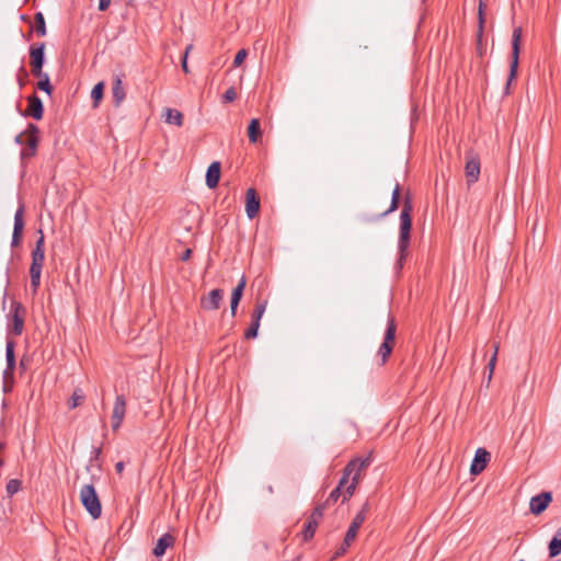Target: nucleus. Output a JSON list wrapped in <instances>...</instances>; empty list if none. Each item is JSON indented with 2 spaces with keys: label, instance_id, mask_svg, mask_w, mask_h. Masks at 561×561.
I'll use <instances>...</instances> for the list:
<instances>
[{
  "label": "nucleus",
  "instance_id": "obj_23",
  "mask_svg": "<svg viewBox=\"0 0 561 561\" xmlns=\"http://www.w3.org/2000/svg\"><path fill=\"white\" fill-rule=\"evenodd\" d=\"M174 542L175 538L173 535L169 533L164 534L158 539L157 545L153 548V554L156 557H162L165 553L167 549L172 547Z\"/></svg>",
  "mask_w": 561,
  "mask_h": 561
},
{
  "label": "nucleus",
  "instance_id": "obj_1",
  "mask_svg": "<svg viewBox=\"0 0 561 561\" xmlns=\"http://www.w3.org/2000/svg\"><path fill=\"white\" fill-rule=\"evenodd\" d=\"M412 213H413V203L412 197L408 193L404 196L402 210L400 214V231H399V260L397 264L399 267H402L403 262L407 257L408 249L411 240V229H412Z\"/></svg>",
  "mask_w": 561,
  "mask_h": 561
},
{
  "label": "nucleus",
  "instance_id": "obj_6",
  "mask_svg": "<svg viewBox=\"0 0 561 561\" xmlns=\"http://www.w3.org/2000/svg\"><path fill=\"white\" fill-rule=\"evenodd\" d=\"M26 316L25 307L16 300L11 304V323L8 324V335L20 336L24 330V321Z\"/></svg>",
  "mask_w": 561,
  "mask_h": 561
},
{
  "label": "nucleus",
  "instance_id": "obj_30",
  "mask_svg": "<svg viewBox=\"0 0 561 561\" xmlns=\"http://www.w3.org/2000/svg\"><path fill=\"white\" fill-rule=\"evenodd\" d=\"M104 89H105V84L103 81L101 82H98L92 91H91V99L93 101V107H98L100 105V102L102 101L103 96H104Z\"/></svg>",
  "mask_w": 561,
  "mask_h": 561
},
{
  "label": "nucleus",
  "instance_id": "obj_47",
  "mask_svg": "<svg viewBox=\"0 0 561 561\" xmlns=\"http://www.w3.org/2000/svg\"><path fill=\"white\" fill-rule=\"evenodd\" d=\"M191 48H192V45H188L183 54V57H182V69L185 73L190 72V69L187 66V55H188V51Z\"/></svg>",
  "mask_w": 561,
  "mask_h": 561
},
{
  "label": "nucleus",
  "instance_id": "obj_53",
  "mask_svg": "<svg viewBox=\"0 0 561 561\" xmlns=\"http://www.w3.org/2000/svg\"><path fill=\"white\" fill-rule=\"evenodd\" d=\"M101 453H102L101 447L93 448V450H92V459H94V460L99 459Z\"/></svg>",
  "mask_w": 561,
  "mask_h": 561
},
{
  "label": "nucleus",
  "instance_id": "obj_34",
  "mask_svg": "<svg viewBox=\"0 0 561 561\" xmlns=\"http://www.w3.org/2000/svg\"><path fill=\"white\" fill-rule=\"evenodd\" d=\"M267 301L266 300H259L255 304L254 310L251 314V319H256V321L261 322V319L266 310Z\"/></svg>",
  "mask_w": 561,
  "mask_h": 561
},
{
  "label": "nucleus",
  "instance_id": "obj_52",
  "mask_svg": "<svg viewBox=\"0 0 561 561\" xmlns=\"http://www.w3.org/2000/svg\"><path fill=\"white\" fill-rule=\"evenodd\" d=\"M25 135L26 133L23 131L21 134H19L16 137H15V142L19 144V145H24V141H25Z\"/></svg>",
  "mask_w": 561,
  "mask_h": 561
},
{
  "label": "nucleus",
  "instance_id": "obj_55",
  "mask_svg": "<svg viewBox=\"0 0 561 561\" xmlns=\"http://www.w3.org/2000/svg\"><path fill=\"white\" fill-rule=\"evenodd\" d=\"M20 367H21L23 370L26 368V366H25V363H24V359H23V358L20 360Z\"/></svg>",
  "mask_w": 561,
  "mask_h": 561
},
{
  "label": "nucleus",
  "instance_id": "obj_51",
  "mask_svg": "<svg viewBox=\"0 0 561 561\" xmlns=\"http://www.w3.org/2000/svg\"><path fill=\"white\" fill-rule=\"evenodd\" d=\"M191 255H192V250L191 249H186L182 254H181V260L183 262H186L191 259Z\"/></svg>",
  "mask_w": 561,
  "mask_h": 561
},
{
  "label": "nucleus",
  "instance_id": "obj_18",
  "mask_svg": "<svg viewBox=\"0 0 561 561\" xmlns=\"http://www.w3.org/2000/svg\"><path fill=\"white\" fill-rule=\"evenodd\" d=\"M247 286V278L242 276L238 283V285L232 289L231 299H230V311L231 316L236 317L238 306L242 299L244 288Z\"/></svg>",
  "mask_w": 561,
  "mask_h": 561
},
{
  "label": "nucleus",
  "instance_id": "obj_8",
  "mask_svg": "<svg viewBox=\"0 0 561 561\" xmlns=\"http://www.w3.org/2000/svg\"><path fill=\"white\" fill-rule=\"evenodd\" d=\"M369 510H370V505L366 501L364 503V505L362 506V510L353 518V520L345 534L346 546H351L352 542L355 540L357 533H358L359 528L362 527L363 523L365 522L366 514L369 512Z\"/></svg>",
  "mask_w": 561,
  "mask_h": 561
},
{
  "label": "nucleus",
  "instance_id": "obj_44",
  "mask_svg": "<svg viewBox=\"0 0 561 561\" xmlns=\"http://www.w3.org/2000/svg\"><path fill=\"white\" fill-rule=\"evenodd\" d=\"M350 547L351 546H346V537H344L342 545L334 552L332 560H335V559L344 556Z\"/></svg>",
  "mask_w": 561,
  "mask_h": 561
},
{
  "label": "nucleus",
  "instance_id": "obj_49",
  "mask_svg": "<svg viewBox=\"0 0 561 561\" xmlns=\"http://www.w3.org/2000/svg\"><path fill=\"white\" fill-rule=\"evenodd\" d=\"M36 151L37 150H32L31 148L28 147H25L24 149H22L21 151V159L24 160V159H30L32 157H34L36 154Z\"/></svg>",
  "mask_w": 561,
  "mask_h": 561
},
{
  "label": "nucleus",
  "instance_id": "obj_14",
  "mask_svg": "<svg viewBox=\"0 0 561 561\" xmlns=\"http://www.w3.org/2000/svg\"><path fill=\"white\" fill-rule=\"evenodd\" d=\"M491 459L490 453L484 448H478L470 466V473L480 474Z\"/></svg>",
  "mask_w": 561,
  "mask_h": 561
},
{
  "label": "nucleus",
  "instance_id": "obj_31",
  "mask_svg": "<svg viewBox=\"0 0 561 561\" xmlns=\"http://www.w3.org/2000/svg\"><path fill=\"white\" fill-rule=\"evenodd\" d=\"M33 28L38 36L46 35V23H45V18L42 12H37L35 14Z\"/></svg>",
  "mask_w": 561,
  "mask_h": 561
},
{
  "label": "nucleus",
  "instance_id": "obj_2",
  "mask_svg": "<svg viewBox=\"0 0 561 561\" xmlns=\"http://www.w3.org/2000/svg\"><path fill=\"white\" fill-rule=\"evenodd\" d=\"M371 462H373V457H371V454H369L365 458L351 459L347 462V465L344 467L342 474L347 480H350L352 478V481L345 488L343 502L348 501L351 499V496L354 494V492L357 488V484L359 483V481L362 479V474L371 465Z\"/></svg>",
  "mask_w": 561,
  "mask_h": 561
},
{
  "label": "nucleus",
  "instance_id": "obj_7",
  "mask_svg": "<svg viewBox=\"0 0 561 561\" xmlns=\"http://www.w3.org/2000/svg\"><path fill=\"white\" fill-rule=\"evenodd\" d=\"M466 165H465V174L467 184L470 186L479 180L480 176V159L477 153L472 150L466 152L465 154Z\"/></svg>",
  "mask_w": 561,
  "mask_h": 561
},
{
  "label": "nucleus",
  "instance_id": "obj_45",
  "mask_svg": "<svg viewBox=\"0 0 561 561\" xmlns=\"http://www.w3.org/2000/svg\"><path fill=\"white\" fill-rule=\"evenodd\" d=\"M13 377H14V370H8V367H5L4 371H3V381H4V391L7 392L9 389H8V382L9 381H13Z\"/></svg>",
  "mask_w": 561,
  "mask_h": 561
},
{
  "label": "nucleus",
  "instance_id": "obj_24",
  "mask_svg": "<svg viewBox=\"0 0 561 561\" xmlns=\"http://www.w3.org/2000/svg\"><path fill=\"white\" fill-rule=\"evenodd\" d=\"M400 198H401V186L399 183H396L394 188L392 191L391 203H390L389 208L387 210H385L383 213L377 215L376 219L383 218L387 215L396 211L399 208Z\"/></svg>",
  "mask_w": 561,
  "mask_h": 561
},
{
  "label": "nucleus",
  "instance_id": "obj_25",
  "mask_svg": "<svg viewBox=\"0 0 561 561\" xmlns=\"http://www.w3.org/2000/svg\"><path fill=\"white\" fill-rule=\"evenodd\" d=\"M247 134L251 144H256L259 141L262 137L261 122L259 118H252L250 121Z\"/></svg>",
  "mask_w": 561,
  "mask_h": 561
},
{
  "label": "nucleus",
  "instance_id": "obj_13",
  "mask_svg": "<svg viewBox=\"0 0 561 561\" xmlns=\"http://www.w3.org/2000/svg\"><path fill=\"white\" fill-rule=\"evenodd\" d=\"M24 205L21 204L14 215V226L12 233V242L11 245L13 248L19 247L22 240L23 229H24Z\"/></svg>",
  "mask_w": 561,
  "mask_h": 561
},
{
  "label": "nucleus",
  "instance_id": "obj_27",
  "mask_svg": "<svg viewBox=\"0 0 561 561\" xmlns=\"http://www.w3.org/2000/svg\"><path fill=\"white\" fill-rule=\"evenodd\" d=\"M165 123L181 127L183 125V114L174 108H165Z\"/></svg>",
  "mask_w": 561,
  "mask_h": 561
},
{
  "label": "nucleus",
  "instance_id": "obj_10",
  "mask_svg": "<svg viewBox=\"0 0 561 561\" xmlns=\"http://www.w3.org/2000/svg\"><path fill=\"white\" fill-rule=\"evenodd\" d=\"M126 414V399L123 394H119L115 399L113 412H112V428L117 431Z\"/></svg>",
  "mask_w": 561,
  "mask_h": 561
},
{
  "label": "nucleus",
  "instance_id": "obj_32",
  "mask_svg": "<svg viewBox=\"0 0 561 561\" xmlns=\"http://www.w3.org/2000/svg\"><path fill=\"white\" fill-rule=\"evenodd\" d=\"M317 528H318V525L316 523H313L312 520H310L309 518H307V520L304 525V529L301 531L304 541H309L310 539H312L316 534Z\"/></svg>",
  "mask_w": 561,
  "mask_h": 561
},
{
  "label": "nucleus",
  "instance_id": "obj_57",
  "mask_svg": "<svg viewBox=\"0 0 561 561\" xmlns=\"http://www.w3.org/2000/svg\"><path fill=\"white\" fill-rule=\"evenodd\" d=\"M519 561H525V560H519Z\"/></svg>",
  "mask_w": 561,
  "mask_h": 561
},
{
  "label": "nucleus",
  "instance_id": "obj_12",
  "mask_svg": "<svg viewBox=\"0 0 561 561\" xmlns=\"http://www.w3.org/2000/svg\"><path fill=\"white\" fill-rule=\"evenodd\" d=\"M260 207H261L260 197H259L255 188H253V187L248 188L247 194H245L247 216L250 219L255 218L260 213Z\"/></svg>",
  "mask_w": 561,
  "mask_h": 561
},
{
  "label": "nucleus",
  "instance_id": "obj_33",
  "mask_svg": "<svg viewBox=\"0 0 561 561\" xmlns=\"http://www.w3.org/2000/svg\"><path fill=\"white\" fill-rule=\"evenodd\" d=\"M327 504L325 503H320L318 504L314 510L312 511V513L310 514V516L308 517L310 520H312L313 523H316L317 525H319L320 520L322 519L323 517V514H324V511L327 510Z\"/></svg>",
  "mask_w": 561,
  "mask_h": 561
},
{
  "label": "nucleus",
  "instance_id": "obj_17",
  "mask_svg": "<svg viewBox=\"0 0 561 561\" xmlns=\"http://www.w3.org/2000/svg\"><path fill=\"white\" fill-rule=\"evenodd\" d=\"M123 78H124L123 73L113 76L112 96H113L114 105L116 107H118L126 98V93H125V89H124V84H123Z\"/></svg>",
  "mask_w": 561,
  "mask_h": 561
},
{
  "label": "nucleus",
  "instance_id": "obj_38",
  "mask_svg": "<svg viewBox=\"0 0 561 561\" xmlns=\"http://www.w3.org/2000/svg\"><path fill=\"white\" fill-rule=\"evenodd\" d=\"M44 262H45V250L33 249L31 265L43 266Z\"/></svg>",
  "mask_w": 561,
  "mask_h": 561
},
{
  "label": "nucleus",
  "instance_id": "obj_11",
  "mask_svg": "<svg viewBox=\"0 0 561 561\" xmlns=\"http://www.w3.org/2000/svg\"><path fill=\"white\" fill-rule=\"evenodd\" d=\"M484 2L483 0H480L479 1V8H478V22H479V27H478V32H477V54L479 57H482L485 51H486V47H485V44L483 43V27H484Z\"/></svg>",
  "mask_w": 561,
  "mask_h": 561
},
{
  "label": "nucleus",
  "instance_id": "obj_3",
  "mask_svg": "<svg viewBox=\"0 0 561 561\" xmlns=\"http://www.w3.org/2000/svg\"><path fill=\"white\" fill-rule=\"evenodd\" d=\"M397 323L393 317L389 316L383 341L377 351V357L380 359L379 365L383 366L392 354L396 345Z\"/></svg>",
  "mask_w": 561,
  "mask_h": 561
},
{
  "label": "nucleus",
  "instance_id": "obj_26",
  "mask_svg": "<svg viewBox=\"0 0 561 561\" xmlns=\"http://www.w3.org/2000/svg\"><path fill=\"white\" fill-rule=\"evenodd\" d=\"M14 348H15V342L8 337L7 345H5V359H7L8 370H15V367H16Z\"/></svg>",
  "mask_w": 561,
  "mask_h": 561
},
{
  "label": "nucleus",
  "instance_id": "obj_4",
  "mask_svg": "<svg viewBox=\"0 0 561 561\" xmlns=\"http://www.w3.org/2000/svg\"><path fill=\"white\" fill-rule=\"evenodd\" d=\"M80 501L93 519L102 514V505L95 488L92 484H84L80 490Z\"/></svg>",
  "mask_w": 561,
  "mask_h": 561
},
{
  "label": "nucleus",
  "instance_id": "obj_43",
  "mask_svg": "<svg viewBox=\"0 0 561 561\" xmlns=\"http://www.w3.org/2000/svg\"><path fill=\"white\" fill-rule=\"evenodd\" d=\"M237 99V92L233 87L229 88L222 95L224 103L233 102Z\"/></svg>",
  "mask_w": 561,
  "mask_h": 561
},
{
  "label": "nucleus",
  "instance_id": "obj_16",
  "mask_svg": "<svg viewBox=\"0 0 561 561\" xmlns=\"http://www.w3.org/2000/svg\"><path fill=\"white\" fill-rule=\"evenodd\" d=\"M552 501L551 492H541L531 497L529 503L530 512L535 515H539L546 511L548 505Z\"/></svg>",
  "mask_w": 561,
  "mask_h": 561
},
{
  "label": "nucleus",
  "instance_id": "obj_29",
  "mask_svg": "<svg viewBox=\"0 0 561 561\" xmlns=\"http://www.w3.org/2000/svg\"><path fill=\"white\" fill-rule=\"evenodd\" d=\"M42 268H43V266H36V265L30 266L31 287L33 289V293H36L39 287Z\"/></svg>",
  "mask_w": 561,
  "mask_h": 561
},
{
  "label": "nucleus",
  "instance_id": "obj_21",
  "mask_svg": "<svg viewBox=\"0 0 561 561\" xmlns=\"http://www.w3.org/2000/svg\"><path fill=\"white\" fill-rule=\"evenodd\" d=\"M45 43H35L30 46V65H44Z\"/></svg>",
  "mask_w": 561,
  "mask_h": 561
},
{
  "label": "nucleus",
  "instance_id": "obj_41",
  "mask_svg": "<svg viewBox=\"0 0 561 561\" xmlns=\"http://www.w3.org/2000/svg\"><path fill=\"white\" fill-rule=\"evenodd\" d=\"M27 77H28L27 71L25 70V68L23 66H21L19 69L18 77H16V81H18L20 89L25 87V84L27 82Z\"/></svg>",
  "mask_w": 561,
  "mask_h": 561
},
{
  "label": "nucleus",
  "instance_id": "obj_39",
  "mask_svg": "<svg viewBox=\"0 0 561 561\" xmlns=\"http://www.w3.org/2000/svg\"><path fill=\"white\" fill-rule=\"evenodd\" d=\"M84 400V396L80 394L78 391H75L70 399L68 400L69 409H76L78 405L82 403Z\"/></svg>",
  "mask_w": 561,
  "mask_h": 561
},
{
  "label": "nucleus",
  "instance_id": "obj_28",
  "mask_svg": "<svg viewBox=\"0 0 561 561\" xmlns=\"http://www.w3.org/2000/svg\"><path fill=\"white\" fill-rule=\"evenodd\" d=\"M548 549L550 558H556L561 553V528L557 530L556 535L550 540Z\"/></svg>",
  "mask_w": 561,
  "mask_h": 561
},
{
  "label": "nucleus",
  "instance_id": "obj_37",
  "mask_svg": "<svg viewBox=\"0 0 561 561\" xmlns=\"http://www.w3.org/2000/svg\"><path fill=\"white\" fill-rule=\"evenodd\" d=\"M259 328H260V321H256V319H251L250 327L244 332V337L247 340L255 339L259 333Z\"/></svg>",
  "mask_w": 561,
  "mask_h": 561
},
{
  "label": "nucleus",
  "instance_id": "obj_46",
  "mask_svg": "<svg viewBox=\"0 0 561 561\" xmlns=\"http://www.w3.org/2000/svg\"><path fill=\"white\" fill-rule=\"evenodd\" d=\"M31 66V72L34 77L41 78L46 75V72L43 71L44 65H30Z\"/></svg>",
  "mask_w": 561,
  "mask_h": 561
},
{
  "label": "nucleus",
  "instance_id": "obj_40",
  "mask_svg": "<svg viewBox=\"0 0 561 561\" xmlns=\"http://www.w3.org/2000/svg\"><path fill=\"white\" fill-rule=\"evenodd\" d=\"M21 488V481L18 479H11L7 483V493L9 495L15 494Z\"/></svg>",
  "mask_w": 561,
  "mask_h": 561
},
{
  "label": "nucleus",
  "instance_id": "obj_50",
  "mask_svg": "<svg viewBox=\"0 0 561 561\" xmlns=\"http://www.w3.org/2000/svg\"><path fill=\"white\" fill-rule=\"evenodd\" d=\"M110 4H111V0H100L99 1V10L105 11L108 9Z\"/></svg>",
  "mask_w": 561,
  "mask_h": 561
},
{
  "label": "nucleus",
  "instance_id": "obj_48",
  "mask_svg": "<svg viewBox=\"0 0 561 561\" xmlns=\"http://www.w3.org/2000/svg\"><path fill=\"white\" fill-rule=\"evenodd\" d=\"M39 238L36 240L35 248L36 250H45V237L42 229L38 230Z\"/></svg>",
  "mask_w": 561,
  "mask_h": 561
},
{
  "label": "nucleus",
  "instance_id": "obj_35",
  "mask_svg": "<svg viewBox=\"0 0 561 561\" xmlns=\"http://www.w3.org/2000/svg\"><path fill=\"white\" fill-rule=\"evenodd\" d=\"M38 82L36 84L37 89L46 92L48 95L53 93V85L50 84L49 76L46 73L44 77L38 78Z\"/></svg>",
  "mask_w": 561,
  "mask_h": 561
},
{
  "label": "nucleus",
  "instance_id": "obj_15",
  "mask_svg": "<svg viewBox=\"0 0 561 561\" xmlns=\"http://www.w3.org/2000/svg\"><path fill=\"white\" fill-rule=\"evenodd\" d=\"M224 298V290L216 288L209 291V294L201 299V307L205 310L213 311L220 307Z\"/></svg>",
  "mask_w": 561,
  "mask_h": 561
},
{
  "label": "nucleus",
  "instance_id": "obj_19",
  "mask_svg": "<svg viewBox=\"0 0 561 561\" xmlns=\"http://www.w3.org/2000/svg\"><path fill=\"white\" fill-rule=\"evenodd\" d=\"M221 173V164L219 161H214L209 164L206 171V185L208 188H215L218 186Z\"/></svg>",
  "mask_w": 561,
  "mask_h": 561
},
{
  "label": "nucleus",
  "instance_id": "obj_42",
  "mask_svg": "<svg viewBox=\"0 0 561 561\" xmlns=\"http://www.w3.org/2000/svg\"><path fill=\"white\" fill-rule=\"evenodd\" d=\"M248 56L247 49L242 48L240 49L233 59V67H240L242 62L244 61L245 57Z\"/></svg>",
  "mask_w": 561,
  "mask_h": 561
},
{
  "label": "nucleus",
  "instance_id": "obj_22",
  "mask_svg": "<svg viewBox=\"0 0 561 561\" xmlns=\"http://www.w3.org/2000/svg\"><path fill=\"white\" fill-rule=\"evenodd\" d=\"M25 133H26V135H25L24 146L31 148L32 150H37L38 142H39L38 127L33 123H28L27 127L25 129Z\"/></svg>",
  "mask_w": 561,
  "mask_h": 561
},
{
  "label": "nucleus",
  "instance_id": "obj_20",
  "mask_svg": "<svg viewBox=\"0 0 561 561\" xmlns=\"http://www.w3.org/2000/svg\"><path fill=\"white\" fill-rule=\"evenodd\" d=\"M350 484V480H347L343 474L337 483V485L331 491L328 499L323 502L329 507L331 504L337 502L340 497L344 499L345 488Z\"/></svg>",
  "mask_w": 561,
  "mask_h": 561
},
{
  "label": "nucleus",
  "instance_id": "obj_54",
  "mask_svg": "<svg viewBox=\"0 0 561 561\" xmlns=\"http://www.w3.org/2000/svg\"><path fill=\"white\" fill-rule=\"evenodd\" d=\"M124 467H125V466H124V462H123V461H118V462L115 465V470H116V472L121 474V473L123 472V470H124Z\"/></svg>",
  "mask_w": 561,
  "mask_h": 561
},
{
  "label": "nucleus",
  "instance_id": "obj_5",
  "mask_svg": "<svg viewBox=\"0 0 561 561\" xmlns=\"http://www.w3.org/2000/svg\"><path fill=\"white\" fill-rule=\"evenodd\" d=\"M520 42H522V27H515L512 34V54L510 64V75L505 85L504 93L510 94V87L512 81L517 76L518 60L520 54Z\"/></svg>",
  "mask_w": 561,
  "mask_h": 561
},
{
  "label": "nucleus",
  "instance_id": "obj_9",
  "mask_svg": "<svg viewBox=\"0 0 561 561\" xmlns=\"http://www.w3.org/2000/svg\"><path fill=\"white\" fill-rule=\"evenodd\" d=\"M19 112L24 117H32L36 121H39L44 115V105L39 96L36 93H33L27 96V107L25 111L22 112L19 108Z\"/></svg>",
  "mask_w": 561,
  "mask_h": 561
},
{
  "label": "nucleus",
  "instance_id": "obj_56",
  "mask_svg": "<svg viewBox=\"0 0 561 561\" xmlns=\"http://www.w3.org/2000/svg\"><path fill=\"white\" fill-rule=\"evenodd\" d=\"M5 445L4 443H0V453L4 449Z\"/></svg>",
  "mask_w": 561,
  "mask_h": 561
},
{
  "label": "nucleus",
  "instance_id": "obj_36",
  "mask_svg": "<svg viewBox=\"0 0 561 561\" xmlns=\"http://www.w3.org/2000/svg\"><path fill=\"white\" fill-rule=\"evenodd\" d=\"M493 348H494V352H493V355L491 356L488 365H486V369L489 371V375H488V380L490 381L491 378H492V375H493V371H494V368H495V365H496V360H497V352H499V343H494L493 344Z\"/></svg>",
  "mask_w": 561,
  "mask_h": 561
}]
</instances>
